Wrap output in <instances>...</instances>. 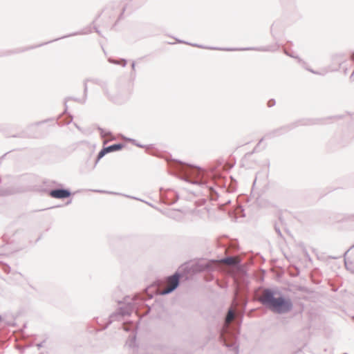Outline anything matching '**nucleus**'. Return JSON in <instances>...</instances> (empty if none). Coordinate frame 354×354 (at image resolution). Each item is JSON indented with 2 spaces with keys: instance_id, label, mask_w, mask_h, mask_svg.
Returning a JSON list of instances; mask_svg holds the SVG:
<instances>
[{
  "instance_id": "nucleus-6",
  "label": "nucleus",
  "mask_w": 354,
  "mask_h": 354,
  "mask_svg": "<svg viewBox=\"0 0 354 354\" xmlns=\"http://www.w3.org/2000/svg\"><path fill=\"white\" fill-rule=\"evenodd\" d=\"M234 318V314L232 310H230L227 313L225 322L227 324H230Z\"/></svg>"
},
{
  "instance_id": "nucleus-3",
  "label": "nucleus",
  "mask_w": 354,
  "mask_h": 354,
  "mask_svg": "<svg viewBox=\"0 0 354 354\" xmlns=\"http://www.w3.org/2000/svg\"><path fill=\"white\" fill-rule=\"evenodd\" d=\"M71 195L70 192L66 189H55L50 192V196L55 198H66Z\"/></svg>"
},
{
  "instance_id": "nucleus-4",
  "label": "nucleus",
  "mask_w": 354,
  "mask_h": 354,
  "mask_svg": "<svg viewBox=\"0 0 354 354\" xmlns=\"http://www.w3.org/2000/svg\"><path fill=\"white\" fill-rule=\"evenodd\" d=\"M121 149H122V145H113L109 146L108 147L104 148L98 153L97 160L101 159L107 153L112 152V151H117V150H120Z\"/></svg>"
},
{
  "instance_id": "nucleus-5",
  "label": "nucleus",
  "mask_w": 354,
  "mask_h": 354,
  "mask_svg": "<svg viewBox=\"0 0 354 354\" xmlns=\"http://www.w3.org/2000/svg\"><path fill=\"white\" fill-rule=\"evenodd\" d=\"M223 263L227 264V265H235L238 263L239 260L236 257H229L226 258L225 259H223L221 261Z\"/></svg>"
},
{
  "instance_id": "nucleus-1",
  "label": "nucleus",
  "mask_w": 354,
  "mask_h": 354,
  "mask_svg": "<svg viewBox=\"0 0 354 354\" xmlns=\"http://www.w3.org/2000/svg\"><path fill=\"white\" fill-rule=\"evenodd\" d=\"M257 300L270 310L277 313H285L292 308L289 299L282 297L279 293L270 289L263 290L257 297Z\"/></svg>"
},
{
  "instance_id": "nucleus-2",
  "label": "nucleus",
  "mask_w": 354,
  "mask_h": 354,
  "mask_svg": "<svg viewBox=\"0 0 354 354\" xmlns=\"http://www.w3.org/2000/svg\"><path fill=\"white\" fill-rule=\"evenodd\" d=\"M180 275L178 274H175L173 276H171L167 278L166 281L167 288L164 290H162L160 292L161 295H165L173 291L179 283Z\"/></svg>"
}]
</instances>
